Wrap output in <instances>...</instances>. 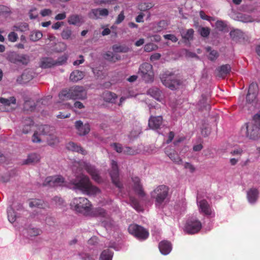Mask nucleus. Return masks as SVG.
I'll list each match as a JSON object with an SVG mask.
<instances>
[{"label":"nucleus","mask_w":260,"mask_h":260,"mask_svg":"<svg viewBox=\"0 0 260 260\" xmlns=\"http://www.w3.org/2000/svg\"><path fill=\"white\" fill-rule=\"evenodd\" d=\"M67 60V57L63 56L58 59V61L54 60L50 57H43L40 62V67L43 69L51 68L55 65H60Z\"/></svg>","instance_id":"9b49d317"},{"label":"nucleus","mask_w":260,"mask_h":260,"mask_svg":"<svg viewBox=\"0 0 260 260\" xmlns=\"http://www.w3.org/2000/svg\"><path fill=\"white\" fill-rule=\"evenodd\" d=\"M160 78L162 84L171 90L177 89L182 83L178 75L169 71L161 74Z\"/></svg>","instance_id":"20e7f679"},{"label":"nucleus","mask_w":260,"mask_h":260,"mask_svg":"<svg viewBox=\"0 0 260 260\" xmlns=\"http://www.w3.org/2000/svg\"><path fill=\"white\" fill-rule=\"evenodd\" d=\"M84 73L79 70H75L73 71L70 76V79L73 82H77L83 78Z\"/></svg>","instance_id":"cd10ccee"},{"label":"nucleus","mask_w":260,"mask_h":260,"mask_svg":"<svg viewBox=\"0 0 260 260\" xmlns=\"http://www.w3.org/2000/svg\"><path fill=\"white\" fill-rule=\"evenodd\" d=\"M8 39L10 42H15L17 41L18 36V35L13 30L8 34Z\"/></svg>","instance_id":"6e6d98bb"},{"label":"nucleus","mask_w":260,"mask_h":260,"mask_svg":"<svg viewBox=\"0 0 260 260\" xmlns=\"http://www.w3.org/2000/svg\"><path fill=\"white\" fill-rule=\"evenodd\" d=\"M162 122V117L160 116H151L148 122L149 127L153 129H157L160 128Z\"/></svg>","instance_id":"6ab92c4d"},{"label":"nucleus","mask_w":260,"mask_h":260,"mask_svg":"<svg viewBox=\"0 0 260 260\" xmlns=\"http://www.w3.org/2000/svg\"><path fill=\"white\" fill-rule=\"evenodd\" d=\"M28 29V24L25 22L20 23L13 26V30L17 31L24 32Z\"/></svg>","instance_id":"2f4dec72"},{"label":"nucleus","mask_w":260,"mask_h":260,"mask_svg":"<svg viewBox=\"0 0 260 260\" xmlns=\"http://www.w3.org/2000/svg\"><path fill=\"white\" fill-rule=\"evenodd\" d=\"M242 32L239 29H234L231 30L230 32V37L233 39H236L241 35Z\"/></svg>","instance_id":"4d7b16f0"},{"label":"nucleus","mask_w":260,"mask_h":260,"mask_svg":"<svg viewBox=\"0 0 260 260\" xmlns=\"http://www.w3.org/2000/svg\"><path fill=\"white\" fill-rule=\"evenodd\" d=\"M64 181V178L61 176H49L45 179L43 185H48L51 187L61 186Z\"/></svg>","instance_id":"4468645a"},{"label":"nucleus","mask_w":260,"mask_h":260,"mask_svg":"<svg viewBox=\"0 0 260 260\" xmlns=\"http://www.w3.org/2000/svg\"><path fill=\"white\" fill-rule=\"evenodd\" d=\"M30 207H37L38 208H44L46 207V204L41 200L32 199L29 203Z\"/></svg>","instance_id":"c756f323"},{"label":"nucleus","mask_w":260,"mask_h":260,"mask_svg":"<svg viewBox=\"0 0 260 260\" xmlns=\"http://www.w3.org/2000/svg\"><path fill=\"white\" fill-rule=\"evenodd\" d=\"M168 26V22L164 20H160L157 24L156 25L153 27L152 30L154 32H160L164 29H166Z\"/></svg>","instance_id":"c85d7f7f"},{"label":"nucleus","mask_w":260,"mask_h":260,"mask_svg":"<svg viewBox=\"0 0 260 260\" xmlns=\"http://www.w3.org/2000/svg\"><path fill=\"white\" fill-rule=\"evenodd\" d=\"M239 18L240 19V20L243 22H249L252 21V18L244 14H241Z\"/></svg>","instance_id":"0e129e2a"},{"label":"nucleus","mask_w":260,"mask_h":260,"mask_svg":"<svg viewBox=\"0 0 260 260\" xmlns=\"http://www.w3.org/2000/svg\"><path fill=\"white\" fill-rule=\"evenodd\" d=\"M47 143L50 146H54L59 142L58 139L55 136L52 134L48 136L47 138Z\"/></svg>","instance_id":"c03bdc74"},{"label":"nucleus","mask_w":260,"mask_h":260,"mask_svg":"<svg viewBox=\"0 0 260 260\" xmlns=\"http://www.w3.org/2000/svg\"><path fill=\"white\" fill-rule=\"evenodd\" d=\"M128 231L130 234L139 239L145 240L149 236V233L146 229L136 224H130Z\"/></svg>","instance_id":"1a4fd4ad"},{"label":"nucleus","mask_w":260,"mask_h":260,"mask_svg":"<svg viewBox=\"0 0 260 260\" xmlns=\"http://www.w3.org/2000/svg\"><path fill=\"white\" fill-rule=\"evenodd\" d=\"M8 218L11 223H13L16 219V215L11 205L7 209Z\"/></svg>","instance_id":"f704fd0d"},{"label":"nucleus","mask_w":260,"mask_h":260,"mask_svg":"<svg viewBox=\"0 0 260 260\" xmlns=\"http://www.w3.org/2000/svg\"><path fill=\"white\" fill-rule=\"evenodd\" d=\"M154 6L152 3H141L138 6V9L141 11H146L151 9Z\"/></svg>","instance_id":"4c0bfd02"},{"label":"nucleus","mask_w":260,"mask_h":260,"mask_svg":"<svg viewBox=\"0 0 260 260\" xmlns=\"http://www.w3.org/2000/svg\"><path fill=\"white\" fill-rule=\"evenodd\" d=\"M199 105L201 108L205 109L207 110L210 109V106L208 103V99L205 95H202V99L199 101Z\"/></svg>","instance_id":"58836bf2"},{"label":"nucleus","mask_w":260,"mask_h":260,"mask_svg":"<svg viewBox=\"0 0 260 260\" xmlns=\"http://www.w3.org/2000/svg\"><path fill=\"white\" fill-rule=\"evenodd\" d=\"M169 188L165 185L156 187L151 193V197L155 200L156 206L161 205L168 196Z\"/></svg>","instance_id":"423d86ee"},{"label":"nucleus","mask_w":260,"mask_h":260,"mask_svg":"<svg viewBox=\"0 0 260 260\" xmlns=\"http://www.w3.org/2000/svg\"><path fill=\"white\" fill-rule=\"evenodd\" d=\"M92 214L95 216L101 217H107V213L106 210L102 208H95L92 211Z\"/></svg>","instance_id":"473e14b6"},{"label":"nucleus","mask_w":260,"mask_h":260,"mask_svg":"<svg viewBox=\"0 0 260 260\" xmlns=\"http://www.w3.org/2000/svg\"><path fill=\"white\" fill-rule=\"evenodd\" d=\"M215 26L219 31H223L227 27V25L222 20H217L215 23Z\"/></svg>","instance_id":"a18cd8bd"},{"label":"nucleus","mask_w":260,"mask_h":260,"mask_svg":"<svg viewBox=\"0 0 260 260\" xmlns=\"http://www.w3.org/2000/svg\"><path fill=\"white\" fill-rule=\"evenodd\" d=\"M88 16L92 19H98L100 18L98 9H93L88 14Z\"/></svg>","instance_id":"09e8293b"},{"label":"nucleus","mask_w":260,"mask_h":260,"mask_svg":"<svg viewBox=\"0 0 260 260\" xmlns=\"http://www.w3.org/2000/svg\"><path fill=\"white\" fill-rule=\"evenodd\" d=\"M7 59L11 63L22 65H27L30 60L29 57L27 54H19L14 51L8 54Z\"/></svg>","instance_id":"6e6552de"},{"label":"nucleus","mask_w":260,"mask_h":260,"mask_svg":"<svg viewBox=\"0 0 260 260\" xmlns=\"http://www.w3.org/2000/svg\"><path fill=\"white\" fill-rule=\"evenodd\" d=\"M251 122L260 126V110L253 116Z\"/></svg>","instance_id":"680f3d73"},{"label":"nucleus","mask_w":260,"mask_h":260,"mask_svg":"<svg viewBox=\"0 0 260 260\" xmlns=\"http://www.w3.org/2000/svg\"><path fill=\"white\" fill-rule=\"evenodd\" d=\"M71 208L78 213L88 214L91 209V204L85 198H75L70 203Z\"/></svg>","instance_id":"7ed1b4c3"},{"label":"nucleus","mask_w":260,"mask_h":260,"mask_svg":"<svg viewBox=\"0 0 260 260\" xmlns=\"http://www.w3.org/2000/svg\"><path fill=\"white\" fill-rule=\"evenodd\" d=\"M113 252L109 249L104 250L101 253L100 260H112Z\"/></svg>","instance_id":"c9c22d12"},{"label":"nucleus","mask_w":260,"mask_h":260,"mask_svg":"<svg viewBox=\"0 0 260 260\" xmlns=\"http://www.w3.org/2000/svg\"><path fill=\"white\" fill-rule=\"evenodd\" d=\"M39 129L43 135L48 136L52 134L54 131L53 127L48 125H42L40 126Z\"/></svg>","instance_id":"72a5a7b5"},{"label":"nucleus","mask_w":260,"mask_h":260,"mask_svg":"<svg viewBox=\"0 0 260 260\" xmlns=\"http://www.w3.org/2000/svg\"><path fill=\"white\" fill-rule=\"evenodd\" d=\"M10 9L5 6L0 5V15L10 14Z\"/></svg>","instance_id":"052dcab7"},{"label":"nucleus","mask_w":260,"mask_h":260,"mask_svg":"<svg viewBox=\"0 0 260 260\" xmlns=\"http://www.w3.org/2000/svg\"><path fill=\"white\" fill-rule=\"evenodd\" d=\"M112 146H113L114 149L116 150V152L118 153H121L123 152V148L121 145L118 143H114L112 144Z\"/></svg>","instance_id":"69168bd1"},{"label":"nucleus","mask_w":260,"mask_h":260,"mask_svg":"<svg viewBox=\"0 0 260 260\" xmlns=\"http://www.w3.org/2000/svg\"><path fill=\"white\" fill-rule=\"evenodd\" d=\"M202 228L201 222L194 218L188 219L185 223L184 231L188 234H195L199 232Z\"/></svg>","instance_id":"9d476101"},{"label":"nucleus","mask_w":260,"mask_h":260,"mask_svg":"<svg viewBox=\"0 0 260 260\" xmlns=\"http://www.w3.org/2000/svg\"><path fill=\"white\" fill-rule=\"evenodd\" d=\"M147 94L153 97L158 101L162 100L160 90L157 87H152L147 91Z\"/></svg>","instance_id":"bb28decb"},{"label":"nucleus","mask_w":260,"mask_h":260,"mask_svg":"<svg viewBox=\"0 0 260 260\" xmlns=\"http://www.w3.org/2000/svg\"><path fill=\"white\" fill-rule=\"evenodd\" d=\"M207 52H210L208 58L212 61L216 60L219 56L218 53L216 50H211V47H207L206 48Z\"/></svg>","instance_id":"a19ab883"},{"label":"nucleus","mask_w":260,"mask_h":260,"mask_svg":"<svg viewBox=\"0 0 260 260\" xmlns=\"http://www.w3.org/2000/svg\"><path fill=\"white\" fill-rule=\"evenodd\" d=\"M28 15L30 19H31L37 18L38 16L37 8L35 7L31 8L28 12Z\"/></svg>","instance_id":"bf43d9fd"},{"label":"nucleus","mask_w":260,"mask_h":260,"mask_svg":"<svg viewBox=\"0 0 260 260\" xmlns=\"http://www.w3.org/2000/svg\"><path fill=\"white\" fill-rule=\"evenodd\" d=\"M199 207L200 212L205 215H210L212 214V210L210 206L205 200H202L199 202Z\"/></svg>","instance_id":"aec40b11"},{"label":"nucleus","mask_w":260,"mask_h":260,"mask_svg":"<svg viewBox=\"0 0 260 260\" xmlns=\"http://www.w3.org/2000/svg\"><path fill=\"white\" fill-rule=\"evenodd\" d=\"M130 202L131 206L137 211H139L142 210L141 206H140L138 200L134 197H130Z\"/></svg>","instance_id":"37998d69"},{"label":"nucleus","mask_w":260,"mask_h":260,"mask_svg":"<svg viewBox=\"0 0 260 260\" xmlns=\"http://www.w3.org/2000/svg\"><path fill=\"white\" fill-rule=\"evenodd\" d=\"M104 100L108 103L114 104L116 103L117 95L111 91H105L103 93Z\"/></svg>","instance_id":"a878e982"},{"label":"nucleus","mask_w":260,"mask_h":260,"mask_svg":"<svg viewBox=\"0 0 260 260\" xmlns=\"http://www.w3.org/2000/svg\"><path fill=\"white\" fill-rule=\"evenodd\" d=\"M165 39L172 41L173 42H176L178 41L177 38L172 34H168L164 36Z\"/></svg>","instance_id":"774afa93"},{"label":"nucleus","mask_w":260,"mask_h":260,"mask_svg":"<svg viewBox=\"0 0 260 260\" xmlns=\"http://www.w3.org/2000/svg\"><path fill=\"white\" fill-rule=\"evenodd\" d=\"M0 103L5 106H10L12 104H16V99L14 96H11L8 99L0 98Z\"/></svg>","instance_id":"ea45409f"},{"label":"nucleus","mask_w":260,"mask_h":260,"mask_svg":"<svg viewBox=\"0 0 260 260\" xmlns=\"http://www.w3.org/2000/svg\"><path fill=\"white\" fill-rule=\"evenodd\" d=\"M132 181L134 183L133 189L135 192L141 198L144 197L146 195L140 179L138 177H134L132 178Z\"/></svg>","instance_id":"2eb2a0df"},{"label":"nucleus","mask_w":260,"mask_h":260,"mask_svg":"<svg viewBox=\"0 0 260 260\" xmlns=\"http://www.w3.org/2000/svg\"><path fill=\"white\" fill-rule=\"evenodd\" d=\"M40 160V155L34 153L28 155L27 158L23 162L24 165L34 164L39 162Z\"/></svg>","instance_id":"b1692460"},{"label":"nucleus","mask_w":260,"mask_h":260,"mask_svg":"<svg viewBox=\"0 0 260 260\" xmlns=\"http://www.w3.org/2000/svg\"><path fill=\"white\" fill-rule=\"evenodd\" d=\"M36 108V104L34 101H26L23 105V109L27 111H34Z\"/></svg>","instance_id":"e433bc0d"},{"label":"nucleus","mask_w":260,"mask_h":260,"mask_svg":"<svg viewBox=\"0 0 260 260\" xmlns=\"http://www.w3.org/2000/svg\"><path fill=\"white\" fill-rule=\"evenodd\" d=\"M125 16L124 15V11H122L118 15V17L115 21V24H118L121 23L124 19Z\"/></svg>","instance_id":"e2e57ef3"},{"label":"nucleus","mask_w":260,"mask_h":260,"mask_svg":"<svg viewBox=\"0 0 260 260\" xmlns=\"http://www.w3.org/2000/svg\"><path fill=\"white\" fill-rule=\"evenodd\" d=\"M71 183L75 189L80 190L87 195H94L100 192V189L92 184L89 178L83 174H80L71 180Z\"/></svg>","instance_id":"f257e3e1"},{"label":"nucleus","mask_w":260,"mask_h":260,"mask_svg":"<svg viewBox=\"0 0 260 260\" xmlns=\"http://www.w3.org/2000/svg\"><path fill=\"white\" fill-rule=\"evenodd\" d=\"M112 49L115 52H127L128 50V48L125 46L114 45L112 46Z\"/></svg>","instance_id":"79ce46f5"},{"label":"nucleus","mask_w":260,"mask_h":260,"mask_svg":"<svg viewBox=\"0 0 260 260\" xmlns=\"http://www.w3.org/2000/svg\"><path fill=\"white\" fill-rule=\"evenodd\" d=\"M241 131L250 140L256 141L260 138V126L252 122L245 123Z\"/></svg>","instance_id":"39448f33"},{"label":"nucleus","mask_w":260,"mask_h":260,"mask_svg":"<svg viewBox=\"0 0 260 260\" xmlns=\"http://www.w3.org/2000/svg\"><path fill=\"white\" fill-rule=\"evenodd\" d=\"M258 197L259 191L256 188H251L247 191V199L250 204L255 203L258 199Z\"/></svg>","instance_id":"f3484780"},{"label":"nucleus","mask_w":260,"mask_h":260,"mask_svg":"<svg viewBox=\"0 0 260 260\" xmlns=\"http://www.w3.org/2000/svg\"><path fill=\"white\" fill-rule=\"evenodd\" d=\"M83 16L77 14H73L70 15L68 19V22L70 24L74 25H80L84 23Z\"/></svg>","instance_id":"4be33fe9"},{"label":"nucleus","mask_w":260,"mask_h":260,"mask_svg":"<svg viewBox=\"0 0 260 260\" xmlns=\"http://www.w3.org/2000/svg\"><path fill=\"white\" fill-rule=\"evenodd\" d=\"M248 92H251V93H255L257 95L258 92V86L255 83H252L249 86V89Z\"/></svg>","instance_id":"5fc2aeb1"},{"label":"nucleus","mask_w":260,"mask_h":260,"mask_svg":"<svg viewBox=\"0 0 260 260\" xmlns=\"http://www.w3.org/2000/svg\"><path fill=\"white\" fill-rule=\"evenodd\" d=\"M165 153L167 156L176 164L181 165L183 162L178 153L174 149L166 148Z\"/></svg>","instance_id":"dca6fc26"},{"label":"nucleus","mask_w":260,"mask_h":260,"mask_svg":"<svg viewBox=\"0 0 260 260\" xmlns=\"http://www.w3.org/2000/svg\"><path fill=\"white\" fill-rule=\"evenodd\" d=\"M139 74L146 83H151L154 80L152 66L147 62L143 63L139 68Z\"/></svg>","instance_id":"0eeeda50"},{"label":"nucleus","mask_w":260,"mask_h":260,"mask_svg":"<svg viewBox=\"0 0 260 260\" xmlns=\"http://www.w3.org/2000/svg\"><path fill=\"white\" fill-rule=\"evenodd\" d=\"M28 232L30 236H37L40 235L42 231L39 229L31 228L28 230Z\"/></svg>","instance_id":"13d9d810"},{"label":"nucleus","mask_w":260,"mask_h":260,"mask_svg":"<svg viewBox=\"0 0 260 260\" xmlns=\"http://www.w3.org/2000/svg\"><path fill=\"white\" fill-rule=\"evenodd\" d=\"M158 247L160 252L164 255L169 254L172 250L171 243L166 240L160 242L159 244Z\"/></svg>","instance_id":"412c9836"},{"label":"nucleus","mask_w":260,"mask_h":260,"mask_svg":"<svg viewBox=\"0 0 260 260\" xmlns=\"http://www.w3.org/2000/svg\"><path fill=\"white\" fill-rule=\"evenodd\" d=\"M194 30L192 28L188 29L186 34L182 36V38L188 41L192 40L193 38Z\"/></svg>","instance_id":"8fccbe9b"},{"label":"nucleus","mask_w":260,"mask_h":260,"mask_svg":"<svg viewBox=\"0 0 260 260\" xmlns=\"http://www.w3.org/2000/svg\"><path fill=\"white\" fill-rule=\"evenodd\" d=\"M34 121L30 118H27L24 121V125L22 128L24 134H27L31 131V127L34 125Z\"/></svg>","instance_id":"7c9ffc66"},{"label":"nucleus","mask_w":260,"mask_h":260,"mask_svg":"<svg viewBox=\"0 0 260 260\" xmlns=\"http://www.w3.org/2000/svg\"><path fill=\"white\" fill-rule=\"evenodd\" d=\"M157 48L156 45L153 43H149L146 44L144 46V51L147 52L155 50Z\"/></svg>","instance_id":"de8ad7c7"},{"label":"nucleus","mask_w":260,"mask_h":260,"mask_svg":"<svg viewBox=\"0 0 260 260\" xmlns=\"http://www.w3.org/2000/svg\"><path fill=\"white\" fill-rule=\"evenodd\" d=\"M216 70L218 72L217 76L220 78H224L230 73L231 67L229 64H223L218 67Z\"/></svg>","instance_id":"5701e85b"},{"label":"nucleus","mask_w":260,"mask_h":260,"mask_svg":"<svg viewBox=\"0 0 260 260\" xmlns=\"http://www.w3.org/2000/svg\"><path fill=\"white\" fill-rule=\"evenodd\" d=\"M72 35V30L69 28H67L63 30L61 34V36L63 39H69L70 38Z\"/></svg>","instance_id":"603ef678"},{"label":"nucleus","mask_w":260,"mask_h":260,"mask_svg":"<svg viewBox=\"0 0 260 260\" xmlns=\"http://www.w3.org/2000/svg\"><path fill=\"white\" fill-rule=\"evenodd\" d=\"M75 127L78 131V134L80 136H84L87 134L90 129L89 124L86 123L84 125L81 120L76 121Z\"/></svg>","instance_id":"a211bd4d"},{"label":"nucleus","mask_w":260,"mask_h":260,"mask_svg":"<svg viewBox=\"0 0 260 260\" xmlns=\"http://www.w3.org/2000/svg\"><path fill=\"white\" fill-rule=\"evenodd\" d=\"M61 100H81L87 98V92L82 86H73L70 88L62 90L58 94Z\"/></svg>","instance_id":"f03ea898"},{"label":"nucleus","mask_w":260,"mask_h":260,"mask_svg":"<svg viewBox=\"0 0 260 260\" xmlns=\"http://www.w3.org/2000/svg\"><path fill=\"white\" fill-rule=\"evenodd\" d=\"M257 94L255 93H251V92H248L246 96V101L248 103H253L256 101Z\"/></svg>","instance_id":"864d4df0"},{"label":"nucleus","mask_w":260,"mask_h":260,"mask_svg":"<svg viewBox=\"0 0 260 260\" xmlns=\"http://www.w3.org/2000/svg\"><path fill=\"white\" fill-rule=\"evenodd\" d=\"M200 16L203 20H206L207 21L214 20L213 17L208 16L207 15H206V14L203 11H201L200 12Z\"/></svg>","instance_id":"338daca9"},{"label":"nucleus","mask_w":260,"mask_h":260,"mask_svg":"<svg viewBox=\"0 0 260 260\" xmlns=\"http://www.w3.org/2000/svg\"><path fill=\"white\" fill-rule=\"evenodd\" d=\"M81 166L83 167L86 172L91 176L92 179L96 182L100 183L102 181V179L99 174V171L95 168L90 164L83 162Z\"/></svg>","instance_id":"ddd939ff"},{"label":"nucleus","mask_w":260,"mask_h":260,"mask_svg":"<svg viewBox=\"0 0 260 260\" xmlns=\"http://www.w3.org/2000/svg\"><path fill=\"white\" fill-rule=\"evenodd\" d=\"M110 176L112 180V182L116 187L121 188L122 184L119 180V169L117 163L115 160H112L111 162V170L110 172Z\"/></svg>","instance_id":"f8f14e48"},{"label":"nucleus","mask_w":260,"mask_h":260,"mask_svg":"<svg viewBox=\"0 0 260 260\" xmlns=\"http://www.w3.org/2000/svg\"><path fill=\"white\" fill-rule=\"evenodd\" d=\"M67 148L71 151H75L81 153L83 155L86 154V152L80 146L77 145L76 143L71 142L67 144Z\"/></svg>","instance_id":"393cba45"},{"label":"nucleus","mask_w":260,"mask_h":260,"mask_svg":"<svg viewBox=\"0 0 260 260\" xmlns=\"http://www.w3.org/2000/svg\"><path fill=\"white\" fill-rule=\"evenodd\" d=\"M124 154L127 155H135L138 153L137 150H135L133 149L130 147H125L123 148V152Z\"/></svg>","instance_id":"3c124183"},{"label":"nucleus","mask_w":260,"mask_h":260,"mask_svg":"<svg viewBox=\"0 0 260 260\" xmlns=\"http://www.w3.org/2000/svg\"><path fill=\"white\" fill-rule=\"evenodd\" d=\"M199 31L202 37L207 38L210 33V28L208 27H202Z\"/></svg>","instance_id":"49530a36"}]
</instances>
